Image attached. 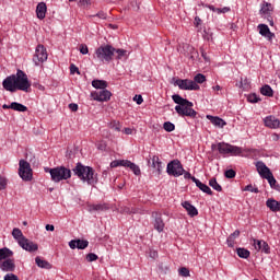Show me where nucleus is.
I'll return each instance as SVG.
<instances>
[{
    "instance_id": "nucleus-44",
    "label": "nucleus",
    "mask_w": 280,
    "mask_h": 280,
    "mask_svg": "<svg viewBox=\"0 0 280 280\" xmlns=\"http://www.w3.org/2000/svg\"><path fill=\"white\" fill-rule=\"evenodd\" d=\"M247 101L250 103V104H257V102H260L261 98H259V96H257V94H249L247 96Z\"/></svg>"
},
{
    "instance_id": "nucleus-64",
    "label": "nucleus",
    "mask_w": 280,
    "mask_h": 280,
    "mask_svg": "<svg viewBox=\"0 0 280 280\" xmlns=\"http://www.w3.org/2000/svg\"><path fill=\"white\" fill-rule=\"evenodd\" d=\"M124 132L125 135H132V128H125Z\"/></svg>"
},
{
    "instance_id": "nucleus-18",
    "label": "nucleus",
    "mask_w": 280,
    "mask_h": 280,
    "mask_svg": "<svg viewBox=\"0 0 280 280\" xmlns=\"http://www.w3.org/2000/svg\"><path fill=\"white\" fill-rule=\"evenodd\" d=\"M192 183H195L196 187H198L200 191H203V194H207L208 196H213V190H211V188L206 184H202L200 179L192 177Z\"/></svg>"
},
{
    "instance_id": "nucleus-43",
    "label": "nucleus",
    "mask_w": 280,
    "mask_h": 280,
    "mask_svg": "<svg viewBox=\"0 0 280 280\" xmlns=\"http://www.w3.org/2000/svg\"><path fill=\"white\" fill-rule=\"evenodd\" d=\"M126 160H115L110 163V167H125Z\"/></svg>"
},
{
    "instance_id": "nucleus-34",
    "label": "nucleus",
    "mask_w": 280,
    "mask_h": 280,
    "mask_svg": "<svg viewBox=\"0 0 280 280\" xmlns=\"http://www.w3.org/2000/svg\"><path fill=\"white\" fill-rule=\"evenodd\" d=\"M162 165H163V162H161L159 156L154 155L152 158V167H154V170H156L159 174H161Z\"/></svg>"
},
{
    "instance_id": "nucleus-55",
    "label": "nucleus",
    "mask_w": 280,
    "mask_h": 280,
    "mask_svg": "<svg viewBox=\"0 0 280 280\" xmlns=\"http://www.w3.org/2000/svg\"><path fill=\"white\" fill-rule=\"evenodd\" d=\"M79 5L81 8H86V7L91 5V0H80Z\"/></svg>"
},
{
    "instance_id": "nucleus-8",
    "label": "nucleus",
    "mask_w": 280,
    "mask_h": 280,
    "mask_svg": "<svg viewBox=\"0 0 280 280\" xmlns=\"http://www.w3.org/2000/svg\"><path fill=\"white\" fill-rule=\"evenodd\" d=\"M19 176L22 180L30 182L33 178L32 165L25 160H20Z\"/></svg>"
},
{
    "instance_id": "nucleus-37",
    "label": "nucleus",
    "mask_w": 280,
    "mask_h": 280,
    "mask_svg": "<svg viewBox=\"0 0 280 280\" xmlns=\"http://www.w3.org/2000/svg\"><path fill=\"white\" fill-rule=\"evenodd\" d=\"M192 82H195V84H203V82H207V77L202 73H198L194 77Z\"/></svg>"
},
{
    "instance_id": "nucleus-61",
    "label": "nucleus",
    "mask_w": 280,
    "mask_h": 280,
    "mask_svg": "<svg viewBox=\"0 0 280 280\" xmlns=\"http://www.w3.org/2000/svg\"><path fill=\"white\" fill-rule=\"evenodd\" d=\"M226 12H231V8L229 7L221 8V14H226Z\"/></svg>"
},
{
    "instance_id": "nucleus-16",
    "label": "nucleus",
    "mask_w": 280,
    "mask_h": 280,
    "mask_svg": "<svg viewBox=\"0 0 280 280\" xmlns=\"http://www.w3.org/2000/svg\"><path fill=\"white\" fill-rule=\"evenodd\" d=\"M259 35L265 36L268 40H272L275 38V33L270 32V28L266 24L258 25Z\"/></svg>"
},
{
    "instance_id": "nucleus-26",
    "label": "nucleus",
    "mask_w": 280,
    "mask_h": 280,
    "mask_svg": "<svg viewBox=\"0 0 280 280\" xmlns=\"http://www.w3.org/2000/svg\"><path fill=\"white\" fill-rule=\"evenodd\" d=\"M266 206L268 207V209H270V211H272L273 213H277V211H279V201L275 200V199H268L266 201Z\"/></svg>"
},
{
    "instance_id": "nucleus-45",
    "label": "nucleus",
    "mask_w": 280,
    "mask_h": 280,
    "mask_svg": "<svg viewBox=\"0 0 280 280\" xmlns=\"http://www.w3.org/2000/svg\"><path fill=\"white\" fill-rule=\"evenodd\" d=\"M243 191H250L252 194H259V188L253 187V184L247 185Z\"/></svg>"
},
{
    "instance_id": "nucleus-13",
    "label": "nucleus",
    "mask_w": 280,
    "mask_h": 280,
    "mask_svg": "<svg viewBox=\"0 0 280 280\" xmlns=\"http://www.w3.org/2000/svg\"><path fill=\"white\" fill-rule=\"evenodd\" d=\"M152 218H154L153 226L158 233H163L165 229V222H163V217L161 212H152Z\"/></svg>"
},
{
    "instance_id": "nucleus-6",
    "label": "nucleus",
    "mask_w": 280,
    "mask_h": 280,
    "mask_svg": "<svg viewBox=\"0 0 280 280\" xmlns=\"http://www.w3.org/2000/svg\"><path fill=\"white\" fill-rule=\"evenodd\" d=\"M95 56L101 62H110L115 56V47L110 45L101 46L96 49Z\"/></svg>"
},
{
    "instance_id": "nucleus-42",
    "label": "nucleus",
    "mask_w": 280,
    "mask_h": 280,
    "mask_svg": "<svg viewBox=\"0 0 280 280\" xmlns=\"http://www.w3.org/2000/svg\"><path fill=\"white\" fill-rule=\"evenodd\" d=\"M252 242H253V246H254L255 250H257V252L261 250L262 245H264V241L253 238Z\"/></svg>"
},
{
    "instance_id": "nucleus-62",
    "label": "nucleus",
    "mask_w": 280,
    "mask_h": 280,
    "mask_svg": "<svg viewBox=\"0 0 280 280\" xmlns=\"http://www.w3.org/2000/svg\"><path fill=\"white\" fill-rule=\"evenodd\" d=\"M200 23H202V20H200L199 16H196L195 18V25H196V27H198V25H200Z\"/></svg>"
},
{
    "instance_id": "nucleus-40",
    "label": "nucleus",
    "mask_w": 280,
    "mask_h": 280,
    "mask_svg": "<svg viewBox=\"0 0 280 280\" xmlns=\"http://www.w3.org/2000/svg\"><path fill=\"white\" fill-rule=\"evenodd\" d=\"M109 128H112V130H115L116 132H121V124H119V121L117 120H113L109 124Z\"/></svg>"
},
{
    "instance_id": "nucleus-23",
    "label": "nucleus",
    "mask_w": 280,
    "mask_h": 280,
    "mask_svg": "<svg viewBox=\"0 0 280 280\" xmlns=\"http://www.w3.org/2000/svg\"><path fill=\"white\" fill-rule=\"evenodd\" d=\"M125 167L131 170V172H133L136 176H141V168L139 167V165L135 164L130 160H126Z\"/></svg>"
},
{
    "instance_id": "nucleus-4",
    "label": "nucleus",
    "mask_w": 280,
    "mask_h": 280,
    "mask_svg": "<svg viewBox=\"0 0 280 280\" xmlns=\"http://www.w3.org/2000/svg\"><path fill=\"white\" fill-rule=\"evenodd\" d=\"M45 172L50 174L52 183H60V180H69L71 178V170L65 166L46 167Z\"/></svg>"
},
{
    "instance_id": "nucleus-1",
    "label": "nucleus",
    "mask_w": 280,
    "mask_h": 280,
    "mask_svg": "<svg viewBox=\"0 0 280 280\" xmlns=\"http://www.w3.org/2000/svg\"><path fill=\"white\" fill-rule=\"evenodd\" d=\"M2 86L9 93H16V91L27 93L32 83H30V79L23 70H18L16 74L9 75L3 80Z\"/></svg>"
},
{
    "instance_id": "nucleus-60",
    "label": "nucleus",
    "mask_w": 280,
    "mask_h": 280,
    "mask_svg": "<svg viewBox=\"0 0 280 280\" xmlns=\"http://www.w3.org/2000/svg\"><path fill=\"white\" fill-rule=\"evenodd\" d=\"M200 51H201V56H202V58L206 60V62H209V57L207 56V54L205 52V49H200Z\"/></svg>"
},
{
    "instance_id": "nucleus-41",
    "label": "nucleus",
    "mask_w": 280,
    "mask_h": 280,
    "mask_svg": "<svg viewBox=\"0 0 280 280\" xmlns=\"http://www.w3.org/2000/svg\"><path fill=\"white\" fill-rule=\"evenodd\" d=\"M8 177L0 175V191H3L4 189H8Z\"/></svg>"
},
{
    "instance_id": "nucleus-2",
    "label": "nucleus",
    "mask_w": 280,
    "mask_h": 280,
    "mask_svg": "<svg viewBox=\"0 0 280 280\" xmlns=\"http://www.w3.org/2000/svg\"><path fill=\"white\" fill-rule=\"evenodd\" d=\"M172 100L177 106H175V110L179 117H191V119H196L198 112L194 109V103L184 98L179 94L172 95Z\"/></svg>"
},
{
    "instance_id": "nucleus-48",
    "label": "nucleus",
    "mask_w": 280,
    "mask_h": 280,
    "mask_svg": "<svg viewBox=\"0 0 280 280\" xmlns=\"http://www.w3.org/2000/svg\"><path fill=\"white\" fill-rule=\"evenodd\" d=\"M179 276L180 277H190L189 270L187 269V267H182L179 270Z\"/></svg>"
},
{
    "instance_id": "nucleus-47",
    "label": "nucleus",
    "mask_w": 280,
    "mask_h": 280,
    "mask_svg": "<svg viewBox=\"0 0 280 280\" xmlns=\"http://www.w3.org/2000/svg\"><path fill=\"white\" fill-rule=\"evenodd\" d=\"M79 51L80 54H82L83 56H86V54H89V46H86L85 44H81L79 46Z\"/></svg>"
},
{
    "instance_id": "nucleus-50",
    "label": "nucleus",
    "mask_w": 280,
    "mask_h": 280,
    "mask_svg": "<svg viewBox=\"0 0 280 280\" xmlns=\"http://www.w3.org/2000/svg\"><path fill=\"white\" fill-rule=\"evenodd\" d=\"M235 171L234 170H228L224 173L225 178H235Z\"/></svg>"
},
{
    "instance_id": "nucleus-5",
    "label": "nucleus",
    "mask_w": 280,
    "mask_h": 280,
    "mask_svg": "<svg viewBox=\"0 0 280 280\" xmlns=\"http://www.w3.org/2000/svg\"><path fill=\"white\" fill-rule=\"evenodd\" d=\"M256 168L261 178H266V180H268L271 189H279V185H277L275 175H272V172L268 166H266L264 162H257Z\"/></svg>"
},
{
    "instance_id": "nucleus-33",
    "label": "nucleus",
    "mask_w": 280,
    "mask_h": 280,
    "mask_svg": "<svg viewBox=\"0 0 280 280\" xmlns=\"http://www.w3.org/2000/svg\"><path fill=\"white\" fill-rule=\"evenodd\" d=\"M236 253H237V256L241 257V259H248V257H250V250L244 247L236 248Z\"/></svg>"
},
{
    "instance_id": "nucleus-3",
    "label": "nucleus",
    "mask_w": 280,
    "mask_h": 280,
    "mask_svg": "<svg viewBox=\"0 0 280 280\" xmlns=\"http://www.w3.org/2000/svg\"><path fill=\"white\" fill-rule=\"evenodd\" d=\"M74 176H78L82 183H88V185H97V175H95V170L91 166H85L84 164L78 162L75 167L72 168Z\"/></svg>"
},
{
    "instance_id": "nucleus-25",
    "label": "nucleus",
    "mask_w": 280,
    "mask_h": 280,
    "mask_svg": "<svg viewBox=\"0 0 280 280\" xmlns=\"http://www.w3.org/2000/svg\"><path fill=\"white\" fill-rule=\"evenodd\" d=\"M12 255H14V252L10 248H0V261H3V259H9V257H12Z\"/></svg>"
},
{
    "instance_id": "nucleus-20",
    "label": "nucleus",
    "mask_w": 280,
    "mask_h": 280,
    "mask_svg": "<svg viewBox=\"0 0 280 280\" xmlns=\"http://www.w3.org/2000/svg\"><path fill=\"white\" fill-rule=\"evenodd\" d=\"M206 117L217 128H224L226 126V121L218 116L207 115Z\"/></svg>"
},
{
    "instance_id": "nucleus-38",
    "label": "nucleus",
    "mask_w": 280,
    "mask_h": 280,
    "mask_svg": "<svg viewBox=\"0 0 280 280\" xmlns=\"http://www.w3.org/2000/svg\"><path fill=\"white\" fill-rule=\"evenodd\" d=\"M230 154L232 156H240L242 154V148L230 144Z\"/></svg>"
},
{
    "instance_id": "nucleus-10",
    "label": "nucleus",
    "mask_w": 280,
    "mask_h": 280,
    "mask_svg": "<svg viewBox=\"0 0 280 280\" xmlns=\"http://www.w3.org/2000/svg\"><path fill=\"white\" fill-rule=\"evenodd\" d=\"M48 58L47 48L43 44L36 46L33 62L38 67L42 62H46Z\"/></svg>"
},
{
    "instance_id": "nucleus-58",
    "label": "nucleus",
    "mask_w": 280,
    "mask_h": 280,
    "mask_svg": "<svg viewBox=\"0 0 280 280\" xmlns=\"http://www.w3.org/2000/svg\"><path fill=\"white\" fill-rule=\"evenodd\" d=\"M96 16L98 18V19H103V20H106V13L104 12V11H100L97 14H96Z\"/></svg>"
},
{
    "instance_id": "nucleus-11",
    "label": "nucleus",
    "mask_w": 280,
    "mask_h": 280,
    "mask_svg": "<svg viewBox=\"0 0 280 280\" xmlns=\"http://www.w3.org/2000/svg\"><path fill=\"white\" fill-rule=\"evenodd\" d=\"M113 96V93L108 90H101L98 92H92L91 97L95 102H108L110 97Z\"/></svg>"
},
{
    "instance_id": "nucleus-24",
    "label": "nucleus",
    "mask_w": 280,
    "mask_h": 280,
    "mask_svg": "<svg viewBox=\"0 0 280 280\" xmlns=\"http://www.w3.org/2000/svg\"><path fill=\"white\" fill-rule=\"evenodd\" d=\"M240 230L234 231L232 234L229 235L226 243L230 248L235 247V238L240 237Z\"/></svg>"
},
{
    "instance_id": "nucleus-54",
    "label": "nucleus",
    "mask_w": 280,
    "mask_h": 280,
    "mask_svg": "<svg viewBox=\"0 0 280 280\" xmlns=\"http://www.w3.org/2000/svg\"><path fill=\"white\" fill-rule=\"evenodd\" d=\"M70 73L73 75L74 73H78L80 75V69L75 65L70 66Z\"/></svg>"
},
{
    "instance_id": "nucleus-53",
    "label": "nucleus",
    "mask_w": 280,
    "mask_h": 280,
    "mask_svg": "<svg viewBox=\"0 0 280 280\" xmlns=\"http://www.w3.org/2000/svg\"><path fill=\"white\" fill-rule=\"evenodd\" d=\"M4 280H20L19 276L14 275V273H7L4 276Z\"/></svg>"
},
{
    "instance_id": "nucleus-35",
    "label": "nucleus",
    "mask_w": 280,
    "mask_h": 280,
    "mask_svg": "<svg viewBox=\"0 0 280 280\" xmlns=\"http://www.w3.org/2000/svg\"><path fill=\"white\" fill-rule=\"evenodd\" d=\"M104 209H106V206H104L102 203L88 206V211L90 213H93V211H104Z\"/></svg>"
},
{
    "instance_id": "nucleus-12",
    "label": "nucleus",
    "mask_w": 280,
    "mask_h": 280,
    "mask_svg": "<svg viewBox=\"0 0 280 280\" xmlns=\"http://www.w3.org/2000/svg\"><path fill=\"white\" fill-rule=\"evenodd\" d=\"M19 246L23 248V250H26V253H36V250H38V244L34 243L27 237L22 238V241H20Z\"/></svg>"
},
{
    "instance_id": "nucleus-17",
    "label": "nucleus",
    "mask_w": 280,
    "mask_h": 280,
    "mask_svg": "<svg viewBox=\"0 0 280 280\" xmlns=\"http://www.w3.org/2000/svg\"><path fill=\"white\" fill-rule=\"evenodd\" d=\"M0 268L4 272H14L16 265H14L13 259L5 258V260L1 262Z\"/></svg>"
},
{
    "instance_id": "nucleus-46",
    "label": "nucleus",
    "mask_w": 280,
    "mask_h": 280,
    "mask_svg": "<svg viewBox=\"0 0 280 280\" xmlns=\"http://www.w3.org/2000/svg\"><path fill=\"white\" fill-rule=\"evenodd\" d=\"M261 253H265V255H270V245L266 243V241H262V247Z\"/></svg>"
},
{
    "instance_id": "nucleus-28",
    "label": "nucleus",
    "mask_w": 280,
    "mask_h": 280,
    "mask_svg": "<svg viewBox=\"0 0 280 280\" xmlns=\"http://www.w3.org/2000/svg\"><path fill=\"white\" fill-rule=\"evenodd\" d=\"M12 237L18 242V244H20V242H22L23 238H25V235H23L21 229L14 228L12 231Z\"/></svg>"
},
{
    "instance_id": "nucleus-39",
    "label": "nucleus",
    "mask_w": 280,
    "mask_h": 280,
    "mask_svg": "<svg viewBox=\"0 0 280 280\" xmlns=\"http://www.w3.org/2000/svg\"><path fill=\"white\" fill-rule=\"evenodd\" d=\"M163 128L166 132H174V130H176V126L170 121L164 122Z\"/></svg>"
},
{
    "instance_id": "nucleus-56",
    "label": "nucleus",
    "mask_w": 280,
    "mask_h": 280,
    "mask_svg": "<svg viewBox=\"0 0 280 280\" xmlns=\"http://www.w3.org/2000/svg\"><path fill=\"white\" fill-rule=\"evenodd\" d=\"M69 108H70V110H72V113H78V104L70 103Z\"/></svg>"
},
{
    "instance_id": "nucleus-36",
    "label": "nucleus",
    "mask_w": 280,
    "mask_h": 280,
    "mask_svg": "<svg viewBox=\"0 0 280 280\" xmlns=\"http://www.w3.org/2000/svg\"><path fill=\"white\" fill-rule=\"evenodd\" d=\"M209 185L214 189V191H222V186L218 184V179H215V177H212L209 180Z\"/></svg>"
},
{
    "instance_id": "nucleus-15",
    "label": "nucleus",
    "mask_w": 280,
    "mask_h": 280,
    "mask_svg": "<svg viewBox=\"0 0 280 280\" xmlns=\"http://www.w3.org/2000/svg\"><path fill=\"white\" fill-rule=\"evenodd\" d=\"M272 10L273 8L271 3L264 2L259 13L262 16V19H270V16H272Z\"/></svg>"
},
{
    "instance_id": "nucleus-52",
    "label": "nucleus",
    "mask_w": 280,
    "mask_h": 280,
    "mask_svg": "<svg viewBox=\"0 0 280 280\" xmlns=\"http://www.w3.org/2000/svg\"><path fill=\"white\" fill-rule=\"evenodd\" d=\"M133 102H136V104H138V105L143 104V96H141V94L135 95Z\"/></svg>"
},
{
    "instance_id": "nucleus-51",
    "label": "nucleus",
    "mask_w": 280,
    "mask_h": 280,
    "mask_svg": "<svg viewBox=\"0 0 280 280\" xmlns=\"http://www.w3.org/2000/svg\"><path fill=\"white\" fill-rule=\"evenodd\" d=\"M86 259H88V261H90V262H91V261H97L98 257H97L96 254L90 253V254L86 255Z\"/></svg>"
},
{
    "instance_id": "nucleus-21",
    "label": "nucleus",
    "mask_w": 280,
    "mask_h": 280,
    "mask_svg": "<svg viewBox=\"0 0 280 280\" xmlns=\"http://www.w3.org/2000/svg\"><path fill=\"white\" fill-rule=\"evenodd\" d=\"M37 19L43 21L47 14V4L45 2H39L36 8Z\"/></svg>"
},
{
    "instance_id": "nucleus-63",
    "label": "nucleus",
    "mask_w": 280,
    "mask_h": 280,
    "mask_svg": "<svg viewBox=\"0 0 280 280\" xmlns=\"http://www.w3.org/2000/svg\"><path fill=\"white\" fill-rule=\"evenodd\" d=\"M55 230H56V228L54 225H51V224L46 225V231H55Z\"/></svg>"
},
{
    "instance_id": "nucleus-7",
    "label": "nucleus",
    "mask_w": 280,
    "mask_h": 280,
    "mask_svg": "<svg viewBox=\"0 0 280 280\" xmlns=\"http://www.w3.org/2000/svg\"><path fill=\"white\" fill-rule=\"evenodd\" d=\"M166 172L168 176L178 178V176H183V174H185V168L179 160H173L167 164Z\"/></svg>"
},
{
    "instance_id": "nucleus-29",
    "label": "nucleus",
    "mask_w": 280,
    "mask_h": 280,
    "mask_svg": "<svg viewBox=\"0 0 280 280\" xmlns=\"http://www.w3.org/2000/svg\"><path fill=\"white\" fill-rule=\"evenodd\" d=\"M261 95H265V97H272L275 95V91L270 85L265 84L262 88H260Z\"/></svg>"
},
{
    "instance_id": "nucleus-22",
    "label": "nucleus",
    "mask_w": 280,
    "mask_h": 280,
    "mask_svg": "<svg viewBox=\"0 0 280 280\" xmlns=\"http://www.w3.org/2000/svg\"><path fill=\"white\" fill-rule=\"evenodd\" d=\"M182 206L184 207V209H186L190 218H196V215H198V209H196L194 205H191L189 201H184Z\"/></svg>"
},
{
    "instance_id": "nucleus-30",
    "label": "nucleus",
    "mask_w": 280,
    "mask_h": 280,
    "mask_svg": "<svg viewBox=\"0 0 280 280\" xmlns=\"http://www.w3.org/2000/svg\"><path fill=\"white\" fill-rule=\"evenodd\" d=\"M92 86L94 89H100L101 91H104L108 86V83L104 80H93Z\"/></svg>"
},
{
    "instance_id": "nucleus-27",
    "label": "nucleus",
    "mask_w": 280,
    "mask_h": 280,
    "mask_svg": "<svg viewBox=\"0 0 280 280\" xmlns=\"http://www.w3.org/2000/svg\"><path fill=\"white\" fill-rule=\"evenodd\" d=\"M35 264L38 266V268H44L45 270H51V265L47 260L40 259V257L35 258Z\"/></svg>"
},
{
    "instance_id": "nucleus-32",
    "label": "nucleus",
    "mask_w": 280,
    "mask_h": 280,
    "mask_svg": "<svg viewBox=\"0 0 280 280\" xmlns=\"http://www.w3.org/2000/svg\"><path fill=\"white\" fill-rule=\"evenodd\" d=\"M218 150H219L220 154H230L231 144L220 142V143H218Z\"/></svg>"
},
{
    "instance_id": "nucleus-14",
    "label": "nucleus",
    "mask_w": 280,
    "mask_h": 280,
    "mask_svg": "<svg viewBox=\"0 0 280 280\" xmlns=\"http://www.w3.org/2000/svg\"><path fill=\"white\" fill-rule=\"evenodd\" d=\"M69 247L72 250H75L78 248L79 250H84V248L89 247V241L86 240H72L69 242Z\"/></svg>"
},
{
    "instance_id": "nucleus-59",
    "label": "nucleus",
    "mask_w": 280,
    "mask_h": 280,
    "mask_svg": "<svg viewBox=\"0 0 280 280\" xmlns=\"http://www.w3.org/2000/svg\"><path fill=\"white\" fill-rule=\"evenodd\" d=\"M150 257H151L152 259H156V257H159V253H156V250H151V252H150Z\"/></svg>"
},
{
    "instance_id": "nucleus-49",
    "label": "nucleus",
    "mask_w": 280,
    "mask_h": 280,
    "mask_svg": "<svg viewBox=\"0 0 280 280\" xmlns=\"http://www.w3.org/2000/svg\"><path fill=\"white\" fill-rule=\"evenodd\" d=\"M115 51H116V54H118V56H117L118 60H121L126 56V54H128V51L124 50V49H115Z\"/></svg>"
},
{
    "instance_id": "nucleus-31",
    "label": "nucleus",
    "mask_w": 280,
    "mask_h": 280,
    "mask_svg": "<svg viewBox=\"0 0 280 280\" xmlns=\"http://www.w3.org/2000/svg\"><path fill=\"white\" fill-rule=\"evenodd\" d=\"M11 110H16L18 113H26L27 106L21 103L13 102L11 103Z\"/></svg>"
},
{
    "instance_id": "nucleus-19",
    "label": "nucleus",
    "mask_w": 280,
    "mask_h": 280,
    "mask_svg": "<svg viewBox=\"0 0 280 280\" xmlns=\"http://www.w3.org/2000/svg\"><path fill=\"white\" fill-rule=\"evenodd\" d=\"M264 121L267 128L277 129L280 126L279 118L275 116H267Z\"/></svg>"
},
{
    "instance_id": "nucleus-57",
    "label": "nucleus",
    "mask_w": 280,
    "mask_h": 280,
    "mask_svg": "<svg viewBox=\"0 0 280 280\" xmlns=\"http://www.w3.org/2000/svg\"><path fill=\"white\" fill-rule=\"evenodd\" d=\"M184 178H188V179H190V180H194V178H196L195 176H191V173H189V172H186L185 170H184Z\"/></svg>"
},
{
    "instance_id": "nucleus-9",
    "label": "nucleus",
    "mask_w": 280,
    "mask_h": 280,
    "mask_svg": "<svg viewBox=\"0 0 280 280\" xmlns=\"http://www.w3.org/2000/svg\"><path fill=\"white\" fill-rule=\"evenodd\" d=\"M174 85L178 86L180 91H200V85L189 79H177Z\"/></svg>"
}]
</instances>
